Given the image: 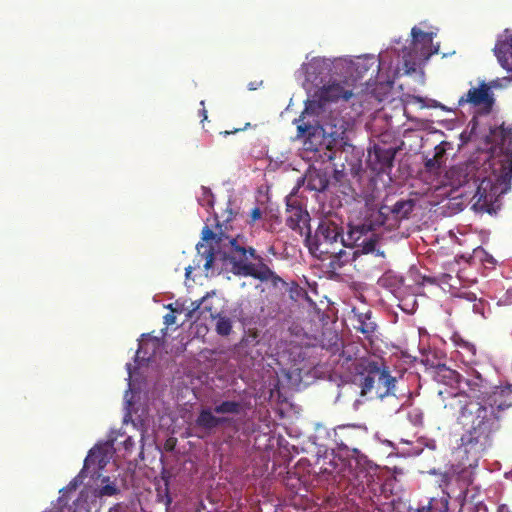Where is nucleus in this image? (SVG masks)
<instances>
[{
  "label": "nucleus",
  "instance_id": "1",
  "mask_svg": "<svg viewBox=\"0 0 512 512\" xmlns=\"http://www.w3.org/2000/svg\"><path fill=\"white\" fill-rule=\"evenodd\" d=\"M486 138L487 143L491 144V161H485L481 167L476 162L467 163L461 184L468 185L472 182L476 186L474 209L491 214L495 211L494 204L499 197L511 189L512 130L502 124L491 128Z\"/></svg>",
  "mask_w": 512,
  "mask_h": 512
},
{
  "label": "nucleus",
  "instance_id": "2",
  "mask_svg": "<svg viewBox=\"0 0 512 512\" xmlns=\"http://www.w3.org/2000/svg\"><path fill=\"white\" fill-rule=\"evenodd\" d=\"M512 407V384L494 386L485 404L471 402L462 408V417L471 419V426L461 437L466 454L477 459L490 445L491 434L499 429L501 413Z\"/></svg>",
  "mask_w": 512,
  "mask_h": 512
},
{
  "label": "nucleus",
  "instance_id": "3",
  "mask_svg": "<svg viewBox=\"0 0 512 512\" xmlns=\"http://www.w3.org/2000/svg\"><path fill=\"white\" fill-rule=\"evenodd\" d=\"M225 258L231 265V272L236 276L270 282L274 288L287 284L264 262L263 257L258 255L253 247L246 245L242 237L230 239Z\"/></svg>",
  "mask_w": 512,
  "mask_h": 512
},
{
  "label": "nucleus",
  "instance_id": "4",
  "mask_svg": "<svg viewBox=\"0 0 512 512\" xmlns=\"http://www.w3.org/2000/svg\"><path fill=\"white\" fill-rule=\"evenodd\" d=\"M305 242L313 256L322 261L331 259L332 267L338 262L343 264L347 261L342 260L346 256L342 247L347 245L343 238V227L331 218L321 219L314 235H311L309 228Z\"/></svg>",
  "mask_w": 512,
  "mask_h": 512
},
{
  "label": "nucleus",
  "instance_id": "5",
  "mask_svg": "<svg viewBox=\"0 0 512 512\" xmlns=\"http://www.w3.org/2000/svg\"><path fill=\"white\" fill-rule=\"evenodd\" d=\"M243 411V404L236 400H223L214 407H202L193 423L195 436L204 439L220 428L230 429L234 434L240 431V421L233 417Z\"/></svg>",
  "mask_w": 512,
  "mask_h": 512
},
{
  "label": "nucleus",
  "instance_id": "6",
  "mask_svg": "<svg viewBox=\"0 0 512 512\" xmlns=\"http://www.w3.org/2000/svg\"><path fill=\"white\" fill-rule=\"evenodd\" d=\"M353 95V89L348 82H332L328 85L322 86L317 90L312 99L305 102V109L301 113L299 119L295 120L297 124V131L299 136H314L316 133V126L310 122L305 121L309 116L320 117L326 111V105L339 100L347 101Z\"/></svg>",
  "mask_w": 512,
  "mask_h": 512
},
{
  "label": "nucleus",
  "instance_id": "7",
  "mask_svg": "<svg viewBox=\"0 0 512 512\" xmlns=\"http://www.w3.org/2000/svg\"><path fill=\"white\" fill-rule=\"evenodd\" d=\"M359 387L361 396L380 400L390 398L395 402V408L399 405V400L395 396L396 378L377 362H368L364 373L360 375Z\"/></svg>",
  "mask_w": 512,
  "mask_h": 512
},
{
  "label": "nucleus",
  "instance_id": "8",
  "mask_svg": "<svg viewBox=\"0 0 512 512\" xmlns=\"http://www.w3.org/2000/svg\"><path fill=\"white\" fill-rule=\"evenodd\" d=\"M414 206L415 202L412 199L398 200L392 206L383 204L380 206L379 210L374 216L375 223H364L362 225L351 227L349 231V237L355 241H358L362 235H365L368 231L373 230V226L375 224L378 226L387 225L388 227H394L399 223L400 220L409 217L414 209Z\"/></svg>",
  "mask_w": 512,
  "mask_h": 512
},
{
  "label": "nucleus",
  "instance_id": "9",
  "mask_svg": "<svg viewBox=\"0 0 512 512\" xmlns=\"http://www.w3.org/2000/svg\"><path fill=\"white\" fill-rule=\"evenodd\" d=\"M493 387L494 386L475 370H473L468 377H463L458 396L469 398L470 401H465L464 404L461 405L460 412L462 413V408L471 402H482V404H485Z\"/></svg>",
  "mask_w": 512,
  "mask_h": 512
},
{
  "label": "nucleus",
  "instance_id": "10",
  "mask_svg": "<svg viewBox=\"0 0 512 512\" xmlns=\"http://www.w3.org/2000/svg\"><path fill=\"white\" fill-rule=\"evenodd\" d=\"M395 155V148L375 144L368 151V167L377 174L388 173L393 167Z\"/></svg>",
  "mask_w": 512,
  "mask_h": 512
},
{
  "label": "nucleus",
  "instance_id": "11",
  "mask_svg": "<svg viewBox=\"0 0 512 512\" xmlns=\"http://www.w3.org/2000/svg\"><path fill=\"white\" fill-rule=\"evenodd\" d=\"M316 126H320L323 135L331 138V143L334 145L344 144L348 123L340 115H330L326 120H313L310 121Z\"/></svg>",
  "mask_w": 512,
  "mask_h": 512
},
{
  "label": "nucleus",
  "instance_id": "12",
  "mask_svg": "<svg viewBox=\"0 0 512 512\" xmlns=\"http://www.w3.org/2000/svg\"><path fill=\"white\" fill-rule=\"evenodd\" d=\"M201 235L202 242H199L196 246L197 255L195 256L194 263L197 267H202L205 271H209L213 267L215 260V250L209 244V241L215 240L216 234L208 226H204Z\"/></svg>",
  "mask_w": 512,
  "mask_h": 512
},
{
  "label": "nucleus",
  "instance_id": "13",
  "mask_svg": "<svg viewBox=\"0 0 512 512\" xmlns=\"http://www.w3.org/2000/svg\"><path fill=\"white\" fill-rule=\"evenodd\" d=\"M471 104L475 107L482 106L487 112L492 109L494 104L493 94L490 87L482 82L478 88L472 87L467 93L462 95L458 100V105L463 106Z\"/></svg>",
  "mask_w": 512,
  "mask_h": 512
},
{
  "label": "nucleus",
  "instance_id": "14",
  "mask_svg": "<svg viewBox=\"0 0 512 512\" xmlns=\"http://www.w3.org/2000/svg\"><path fill=\"white\" fill-rule=\"evenodd\" d=\"M352 312L353 317L351 321L353 328L372 342L378 328L376 322L372 320V312L370 310L359 312L355 308H353Z\"/></svg>",
  "mask_w": 512,
  "mask_h": 512
},
{
  "label": "nucleus",
  "instance_id": "15",
  "mask_svg": "<svg viewBox=\"0 0 512 512\" xmlns=\"http://www.w3.org/2000/svg\"><path fill=\"white\" fill-rule=\"evenodd\" d=\"M333 441L337 445L339 450L352 451L358 453L359 450L356 447L357 444V433L355 426L351 425H340L334 430Z\"/></svg>",
  "mask_w": 512,
  "mask_h": 512
},
{
  "label": "nucleus",
  "instance_id": "16",
  "mask_svg": "<svg viewBox=\"0 0 512 512\" xmlns=\"http://www.w3.org/2000/svg\"><path fill=\"white\" fill-rule=\"evenodd\" d=\"M493 51L501 67L512 72V35L499 37Z\"/></svg>",
  "mask_w": 512,
  "mask_h": 512
},
{
  "label": "nucleus",
  "instance_id": "17",
  "mask_svg": "<svg viewBox=\"0 0 512 512\" xmlns=\"http://www.w3.org/2000/svg\"><path fill=\"white\" fill-rule=\"evenodd\" d=\"M287 212L289 216L286 219V225L294 230L299 231L302 234L303 225H307L310 220L309 214L307 211L303 210L300 205H287Z\"/></svg>",
  "mask_w": 512,
  "mask_h": 512
},
{
  "label": "nucleus",
  "instance_id": "18",
  "mask_svg": "<svg viewBox=\"0 0 512 512\" xmlns=\"http://www.w3.org/2000/svg\"><path fill=\"white\" fill-rule=\"evenodd\" d=\"M307 188L312 191L323 192L329 185V173L321 169H310L306 174Z\"/></svg>",
  "mask_w": 512,
  "mask_h": 512
},
{
  "label": "nucleus",
  "instance_id": "19",
  "mask_svg": "<svg viewBox=\"0 0 512 512\" xmlns=\"http://www.w3.org/2000/svg\"><path fill=\"white\" fill-rule=\"evenodd\" d=\"M454 345L458 348V353L462 357V361L467 364L476 362V347L474 344L464 340L459 334L455 333L451 337Z\"/></svg>",
  "mask_w": 512,
  "mask_h": 512
},
{
  "label": "nucleus",
  "instance_id": "20",
  "mask_svg": "<svg viewBox=\"0 0 512 512\" xmlns=\"http://www.w3.org/2000/svg\"><path fill=\"white\" fill-rule=\"evenodd\" d=\"M437 377L444 384L458 390L463 380V376L459 372L447 367L445 364H439L437 366Z\"/></svg>",
  "mask_w": 512,
  "mask_h": 512
},
{
  "label": "nucleus",
  "instance_id": "21",
  "mask_svg": "<svg viewBox=\"0 0 512 512\" xmlns=\"http://www.w3.org/2000/svg\"><path fill=\"white\" fill-rule=\"evenodd\" d=\"M320 343L322 348L328 350L332 354L338 353L342 347V341L338 333L331 329L322 333Z\"/></svg>",
  "mask_w": 512,
  "mask_h": 512
},
{
  "label": "nucleus",
  "instance_id": "22",
  "mask_svg": "<svg viewBox=\"0 0 512 512\" xmlns=\"http://www.w3.org/2000/svg\"><path fill=\"white\" fill-rule=\"evenodd\" d=\"M411 35L413 38V46L414 49L417 48L418 45L422 46H430L433 41L432 33H427L419 29L418 27H413L411 30Z\"/></svg>",
  "mask_w": 512,
  "mask_h": 512
},
{
  "label": "nucleus",
  "instance_id": "23",
  "mask_svg": "<svg viewBox=\"0 0 512 512\" xmlns=\"http://www.w3.org/2000/svg\"><path fill=\"white\" fill-rule=\"evenodd\" d=\"M101 487L98 489V495L103 496H114L120 492L115 482L110 481L108 476L101 479Z\"/></svg>",
  "mask_w": 512,
  "mask_h": 512
},
{
  "label": "nucleus",
  "instance_id": "24",
  "mask_svg": "<svg viewBox=\"0 0 512 512\" xmlns=\"http://www.w3.org/2000/svg\"><path fill=\"white\" fill-rule=\"evenodd\" d=\"M214 318H216V315ZM215 330L221 336H228L232 331L231 319L226 316L217 315Z\"/></svg>",
  "mask_w": 512,
  "mask_h": 512
},
{
  "label": "nucleus",
  "instance_id": "25",
  "mask_svg": "<svg viewBox=\"0 0 512 512\" xmlns=\"http://www.w3.org/2000/svg\"><path fill=\"white\" fill-rule=\"evenodd\" d=\"M207 297H203L199 300L192 302V310L190 311L189 315L192 316L193 313L200 310V314H203L204 312H209L210 316L212 318L215 317V314L212 312V309L210 306L206 305Z\"/></svg>",
  "mask_w": 512,
  "mask_h": 512
},
{
  "label": "nucleus",
  "instance_id": "26",
  "mask_svg": "<svg viewBox=\"0 0 512 512\" xmlns=\"http://www.w3.org/2000/svg\"><path fill=\"white\" fill-rule=\"evenodd\" d=\"M198 202L203 207H213L214 196L209 188L201 186V196H199Z\"/></svg>",
  "mask_w": 512,
  "mask_h": 512
},
{
  "label": "nucleus",
  "instance_id": "27",
  "mask_svg": "<svg viewBox=\"0 0 512 512\" xmlns=\"http://www.w3.org/2000/svg\"><path fill=\"white\" fill-rule=\"evenodd\" d=\"M440 161L437 158V156H434L433 158L427 159L425 161V168L427 171L437 174L440 170Z\"/></svg>",
  "mask_w": 512,
  "mask_h": 512
},
{
  "label": "nucleus",
  "instance_id": "28",
  "mask_svg": "<svg viewBox=\"0 0 512 512\" xmlns=\"http://www.w3.org/2000/svg\"><path fill=\"white\" fill-rule=\"evenodd\" d=\"M407 416L410 420V422L417 426V425H420L422 424V421H423V414L421 413V411L417 408H413L412 410H410L408 413H407Z\"/></svg>",
  "mask_w": 512,
  "mask_h": 512
},
{
  "label": "nucleus",
  "instance_id": "29",
  "mask_svg": "<svg viewBox=\"0 0 512 512\" xmlns=\"http://www.w3.org/2000/svg\"><path fill=\"white\" fill-rule=\"evenodd\" d=\"M377 240L373 237L364 238L360 244L364 253L373 252L376 248Z\"/></svg>",
  "mask_w": 512,
  "mask_h": 512
},
{
  "label": "nucleus",
  "instance_id": "30",
  "mask_svg": "<svg viewBox=\"0 0 512 512\" xmlns=\"http://www.w3.org/2000/svg\"><path fill=\"white\" fill-rule=\"evenodd\" d=\"M261 217H262V211L260 210V208L255 207L254 209H252L251 222H255V221L259 220Z\"/></svg>",
  "mask_w": 512,
  "mask_h": 512
},
{
  "label": "nucleus",
  "instance_id": "31",
  "mask_svg": "<svg viewBox=\"0 0 512 512\" xmlns=\"http://www.w3.org/2000/svg\"><path fill=\"white\" fill-rule=\"evenodd\" d=\"M175 321H176V317L173 313H167L165 316H164V323L167 325V326H170V325H173L175 324Z\"/></svg>",
  "mask_w": 512,
  "mask_h": 512
},
{
  "label": "nucleus",
  "instance_id": "32",
  "mask_svg": "<svg viewBox=\"0 0 512 512\" xmlns=\"http://www.w3.org/2000/svg\"><path fill=\"white\" fill-rule=\"evenodd\" d=\"M355 70L356 72H358L359 74H362L364 72H366L368 70V66L366 63L364 62H357L355 64Z\"/></svg>",
  "mask_w": 512,
  "mask_h": 512
},
{
  "label": "nucleus",
  "instance_id": "33",
  "mask_svg": "<svg viewBox=\"0 0 512 512\" xmlns=\"http://www.w3.org/2000/svg\"><path fill=\"white\" fill-rule=\"evenodd\" d=\"M123 445H124L125 450H131L134 447L135 442L132 439V437L128 436L125 439V441L123 442Z\"/></svg>",
  "mask_w": 512,
  "mask_h": 512
},
{
  "label": "nucleus",
  "instance_id": "34",
  "mask_svg": "<svg viewBox=\"0 0 512 512\" xmlns=\"http://www.w3.org/2000/svg\"><path fill=\"white\" fill-rule=\"evenodd\" d=\"M95 456V453L93 451H90L89 455L86 457L84 466L87 467L91 461H93V457Z\"/></svg>",
  "mask_w": 512,
  "mask_h": 512
},
{
  "label": "nucleus",
  "instance_id": "35",
  "mask_svg": "<svg viewBox=\"0 0 512 512\" xmlns=\"http://www.w3.org/2000/svg\"><path fill=\"white\" fill-rule=\"evenodd\" d=\"M250 123H247L246 126L244 128H238V129H234L233 131H224V132H221V134H223L224 136H227V135H230L232 133H236L238 131H241V130H244L247 126H249Z\"/></svg>",
  "mask_w": 512,
  "mask_h": 512
},
{
  "label": "nucleus",
  "instance_id": "36",
  "mask_svg": "<svg viewBox=\"0 0 512 512\" xmlns=\"http://www.w3.org/2000/svg\"><path fill=\"white\" fill-rule=\"evenodd\" d=\"M202 106H204V101H201L200 103ZM200 114L202 116V121L206 120L207 119V110L205 109V107H203L201 110H200Z\"/></svg>",
  "mask_w": 512,
  "mask_h": 512
},
{
  "label": "nucleus",
  "instance_id": "37",
  "mask_svg": "<svg viewBox=\"0 0 512 512\" xmlns=\"http://www.w3.org/2000/svg\"><path fill=\"white\" fill-rule=\"evenodd\" d=\"M423 282H426V283H429V284H435L436 280L433 277L424 276L423 277Z\"/></svg>",
  "mask_w": 512,
  "mask_h": 512
},
{
  "label": "nucleus",
  "instance_id": "38",
  "mask_svg": "<svg viewBox=\"0 0 512 512\" xmlns=\"http://www.w3.org/2000/svg\"><path fill=\"white\" fill-rule=\"evenodd\" d=\"M141 352H142V348H141V347H139V349H138V350H137V352H136V358H137V359H138V358H142V359H144V357H142V356H141Z\"/></svg>",
  "mask_w": 512,
  "mask_h": 512
},
{
  "label": "nucleus",
  "instance_id": "39",
  "mask_svg": "<svg viewBox=\"0 0 512 512\" xmlns=\"http://www.w3.org/2000/svg\"><path fill=\"white\" fill-rule=\"evenodd\" d=\"M469 125H472L471 131H474L475 126H476V121H475V119H473V120L469 123Z\"/></svg>",
  "mask_w": 512,
  "mask_h": 512
},
{
  "label": "nucleus",
  "instance_id": "40",
  "mask_svg": "<svg viewBox=\"0 0 512 512\" xmlns=\"http://www.w3.org/2000/svg\"><path fill=\"white\" fill-rule=\"evenodd\" d=\"M191 271H192V267L191 266L186 268V277H189Z\"/></svg>",
  "mask_w": 512,
  "mask_h": 512
},
{
  "label": "nucleus",
  "instance_id": "41",
  "mask_svg": "<svg viewBox=\"0 0 512 512\" xmlns=\"http://www.w3.org/2000/svg\"><path fill=\"white\" fill-rule=\"evenodd\" d=\"M255 89V84H252V87H250V90H254Z\"/></svg>",
  "mask_w": 512,
  "mask_h": 512
},
{
  "label": "nucleus",
  "instance_id": "42",
  "mask_svg": "<svg viewBox=\"0 0 512 512\" xmlns=\"http://www.w3.org/2000/svg\"><path fill=\"white\" fill-rule=\"evenodd\" d=\"M255 89V84H252V87H250V90H254Z\"/></svg>",
  "mask_w": 512,
  "mask_h": 512
},
{
  "label": "nucleus",
  "instance_id": "43",
  "mask_svg": "<svg viewBox=\"0 0 512 512\" xmlns=\"http://www.w3.org/2000/svg\"><path fill=\"white\" fill-rule=\"evenodd\" d=\"M427 512H430V508L429 507L427 508Z\"/></svg>",
  "mask_w": 512,
  "mask_h": 512
}]
</instances>
